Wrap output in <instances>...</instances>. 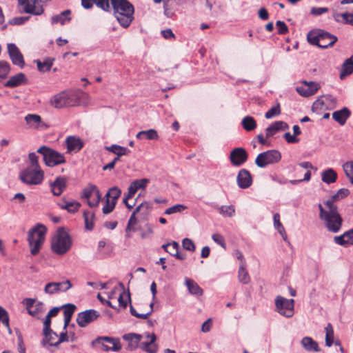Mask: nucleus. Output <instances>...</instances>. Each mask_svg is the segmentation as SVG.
<instances>
[{
  "instance_id": "obj_30",
  "label": "nucleus",
  "mask_w": 353,
  "mask_h": 353,
  "mask_svg": "<svg viewBox=\"0 0 353 353\" xmlns=\"http://www.w3.org/2000/svg\"><path fill=\"white\" fill-rule=\"evenodd\" d=\"M66 145L69 152H79L83 146L82 141L75 137H69L66 139Z\"/></svg>"
},
{
  "instance_id": "obj_28",
  "label": "nucleus",
  "mask_w": 353,
  "mask_h": 353,
  "mask_svg": "<svg viewBox=\"0 0 353 353\" xmlns=\"http://www.w3.org/2000/svg\"><path fill=\"white\" fill-rule=\"evenodd\" d=\"M148 183L149 180L147 179H141L132 181L128 187L127 195H128V197H133L139 189H144Z\"/></svg>"
},
{
  "instance_id": "obj_35",
  "label": "nucleus",
  "mask_w": 353,
  "mask_h": 353,
  "mask_svg": "<svg viewBox=\"0 0 353 353\" xmlns=\"http://www.w3.org/2000/svg\"><path fill=\"white\" fill-rule=\"evenodd\" d=\"M336 179L337 173L332 168H328L321 173V180L327 184L334 183Z\"/></svg>"
},
{
  "instance_id": "obj_41",
  "label": "nucleus",
  "mask_w": 353,
  "mask_h": 353,
  "mask_svg": "<svg viewBox=\"0 0 353 353\" xmlns=\"http://www.w3.org/2000/svg\"><path fill=\"white\" fill-rule=\"evenodd\" d=\"M85 228L88 230H92L94 228V214L92 212L85 210L83 212Z\"/></svg>"
},
{
  "instance_id": "obj_15",
  "label": "nucleus",
  "mask_w": 353,
  "mask_h": 353,
  "mask_svg": "<svg viewBox=\"0 0 353 353\" xmlns=\"http://www.w3.org/2000/svg\"><path fill=\"white\" fill-rule=\"evenodd\" d=\"M83 197L88 200V204L93 208L99 205L101 199V194L98 188L89 184L83 190Z\"/></svg>"
},
{
  "instance_id": "obj_8",
  "label": "nucleus",
  "mask_w": 353,
  "mask_h": 353,
  "mask_svg": "<svg viewBox=\"0 0 353 353\" xmlns=\"http://www.w3.org/2000/svg\"><path fill=\"white\" fill-rule=\"evenodd\" d=\"M307 41L312 45L321 48L332 46L337 41V37L323 30L310 31L307 36Z\"/></svg>"
},
{
  "instance_id": "obj_42",
  "label": "nucleus",
  "mask_w": 353,
  "mask_h": 353,
  "mask_svg": "<svg viewBox=\"0 0 353 353\" xmlns=\"http://www.w3.org/2000/svg\"><path fill=\"white\" fill-rule=\"evenodd\" d=\"M241 124L246 131H252L254 130L257 125L255 119L250 116L245 117L242 119Z\"/></svg>"
},
{
  "instance_id": "obj_16",
  "label": "nucleus",
  "mask_w": 353,
  "mask_h": 353,
  "mask_svg": "<svg viewBox=\"0 0 353 353\" xmlns=\"http://www.w3.org/2000/svg\"><path fill=\"white\" fill-rule=\"evenodd\" d=\"M320 88L319 85L314 81H303L296 86V92L301 96L307 97L314 94Z\"/></svg>"
},
{
  "instance_id": "obj_10",
  "label": "nucleus",
  "mask_w": 353,
  "mask_h": 353,
  "mask_svg": "<svg viewBox=\"0 0 353 353\" xmlns=\"http://www.w3.org/2000/svg\"><path fill=\"white\" fill-rule=\"evenodd\" d=\"M281 159V154L276 150H270L260 153L255 159L256 165L259 168H265L268 165L275 164Z\"/></svg>"
},
{
  "instance_id": "obj_24",
  "label": "nucleus",
  "mask_w": 353,
  "mask_h": 353,
  "mask_svg": "<svg viewBox=\"0 0 353 353\" xmlns=\"http://www.w3.org/2000/svg\"><path fill=\"white\" fill-rule=\"evenodd\" d=\"M66 185V179L63 176H58L50 184L51 191L54 196H60L65 190Z\"/></svg>"
},
{
  "instance_id": "obj_6",
  "label": "nucleus",
  "mask_w": 353,
  "mask_h": 353,
  "mask_svg": "<svg viewBox=\"0 0 353 353\" xmlns=\"http://www.w3.org/2000/svg\"><path fill=\"white\" fill-rule=\"evenodd\" d=\"M47 228L43 224L38 223L32 228L28 234V241L32 255H37L45 241Z\"/></svg>"
},
{
  "instance_id": "obj_22",
  "label": "nucleus",
  "mask_w": 353,
  "mask_h": 353,
  "mask_svg": "<svg viewBox=\"0 0 353 353\" xmlns=\"http://www.w3.org/2000/svg\"><path fill=\"white\" fill-rule=\"evenodd\" d=\"M236 182L239 188L245 189L252 183V178L250 172L245 169L241 170L236 177Z\"/></svg>"
},
{
  "instance_id": "obj_11",
  "label": "nucleus",
  "mask_w": 353,
  "mask_h": 353,
  "mask_svg": "<svg viewBox=\"0 0 353 353\" xmlns=\"http://www.w3.org/2000/svg\"><path fill=\"white\" fill-rule=\"evenodd\" d=\"M92 345L104 351L117 352L121 348L119 339L108 336L97 338L92 341Z\"/></svg>"
},
{
  "instance_id": "obj_43",
  "label": "nucleus",
  "mask_w": 353,
  "mask_h": 353,
  "mask_svg": "<svg viewBox=\"0 0 353 353\" xmlns=\"http://www.w3.org/2000/svg\"><path fill=\"white\" fill-rule=\"evenodd\" d=\"M238 279L239 281L243 284H248L250 281V276L245 269V264H244V263H242L239 267Z\"/></svg>"
},
{
  "instance_id": "obj_13",
  "label": "nucleus",
  "mask_w": 353,
  "mask_h": 353,
  "mask_svg": "<svg viewBox=\"0 0 353 353\" xmlns=\"http://www.w3.org/2000/svg\"><path fill=\"white\" fill-rule=\"evenodd\" d=\"M48 0H18L23 12L33 15H41L43 12V5Z\"/></svg>"
},
{
  "instance_id": "obj_40",
  "label": "nucleus",
  "mask_w": 353,
  "mask_h": 353,
  "mask_svg": "<svg viewBox=\"0 0 353 353\" xmlns=\"http://www.w3.org/2000/svg\"><path fill=\"white\" fill-rule=\"evenodd\" d=\"M70 14V10H66L57 15L53 16L51 19L52 23H60L61 24H64L65 22L70 20V18L69 17Z\"/></svg>"
},
{
  "instance_id": "obj_60",
  "label": "nucleus",
  "mask_w": 353,
  "mask_h": 353,
  "mask_svg": "<svg viewBox=\"0 0 353 353\" xmlns=\"http://www.w3.org/2000/svg\"><path fill=\"white\" fill-rule=\"evenodd\" d=\"M281 113V109L279 105L272 107L265 114V117L266 119H272L274 117L278 116Z\"/></svg>"
},
{
  "instance_id": "obj_48",
  "label": "nucleus",
  "mask_w": 353,
  "mask_h": 353,
  "mask_svg": "<svg viewBox=\"0 0 353 353\" xmlns=\"http://www.w3.org/2000/svg\"><path fill=\"white\" fill-rule=\"evenodd\" d=\"M121 194V190L118 187L114 186L108 190L105 197L117 202V200L120 197Z\"/></svg>"
},
{
  "instance_id": "obj_59",
  "label": "nucleus",
  "mask_w": 353,
  "mask_h": 353,
  "mask_svg": "<svg viewBox=\"0 0 353 353\" xmlns=\"http://www.w3.org/2000/svg\"><path fill=\"white\" fill-rule=\"evenodd\" d=\"M182 245L183 248L188 251L194 252L196 250L194 243L193 242L192 240L188 238H185L183 239Z\"/></svg>"
},
{
  "instance_id": "obj_52",
  "label": "nucleus",
  "mask_w": 353,
  "mask_h": 353,
  "mask_svg": "<svg viewBox=\"0 0 353 353\" xmlns=\"http://www.w3.org/2000/svg\"><path fill=\"white\" fill-rule=\"evenodd\" d=\"M59 282H50L46 285L44 292L48 294H54L59 292Z\"/></svg>"
},
{
  "instance_id": "obj_3",
  "label": "nucleus",
  "mask_w": 353,
  "mask_h": 353,
  "mask_svg": "<svg viewBox=\"0 0 353 353\" xmlns=\"http://www.w3.org/2000/svg\"><path fill=\"white\" fill-rule=\"evenodd\" d=\"M123 339L128 343L127 348L130 350H134L139 346L148 353H156L157 352V345L155 343L157 339L156 335L148 332L144 334L135 333H128L123 336Z\"/></svg>"
},
{
  "instance_id": "obj_14",
  "label": "nucleus",
  "mask_w": 353,
  "mask_h": 353,
  "mask_svg": "<svg viewBox=\"0 0 353 353\" xmlns=\"http://www.w3.org/2000/svg\"><path fill=\"white\" fill-rule=\"evenodd\" d=\"M22 303L26 306L28 313L33 317L40 319L46 311L44 304L40 301H36L31 298H26L22 301Z\"/></svg>"
},
{
  "instance_id": "obj_7",
  "label": "nucleus",
  "mask_w": 353,
  "mask_h": 353,
  "mask_svg": "<svg viewBox=\"0 0 353 353\" xmlns=\"http://www.w3.org/2000/svg\"><path fill=\"white\" fill-rule=\"evenodd\" d=\"M50 103L55 108L72 107L79 103V98L75 92L63 91L54 95L50 99Z\"/></svg>"
},
{
  "instance_id": "obj_18",
  "label": "nucleus",
  "mask_w": 353,
  "mask_h": 353,
  "mask_svg": "<svg viewBox=\"0 0 353 353\" xmlns=\"http://www.w3.org/2000/svg\"><path fill=\"white\" fill-rule=\"evenodd\" d=\"M99 316V313L94 310H88L79 313L77 318V324L84 327Z\"/></svg>"
},
{
  "instance_id": "obj_20",
  "label": "nucleus",
  "mask_w": 353,
  "mask_h": 353,
  "mask_svg": "<svg viewBox=\"0 0 353 353\" xmlns=\"http://www.w3.org/2000/svg\"><path fill=\"white\" fill-rule=\"evenodd\" d=\"M231 163L234 166H241L248 159V153L243 148H236L232 150L230 154Z\"/></svg>"
},
{
  "instance_id": "obj_37",
  "label": "nucleus",
  "mask_w": 353,
  "mask_h": 353,
  "mask_svg": "<svg viewBox=\"0 0 353 353\" xmlns=\"http://www.w3.org/2000/svg\"><path fill=\"white\" fill-rule=\"evenodd\" d=\"M136 138L138 139L145 138L148 140H157L159 139V135L156 130L150 129L148 130L140 131L137 134Z\"/></svg>"
},
{
  "instance_id": "obj_46",
  "label": "nucleus",
  "mask_w": 353,
  "mask_h": 353,
  "mask_svg": "<svg viewBox=\"0 0 353 353\" xmlns=\"http://www.w3.org/2000/svg\"><path fill=\"white\" fill-rule=\"evenodd\" d=\"M53 61H54V59L48 58V59H45L43 61L37 60L36 63H37L38 70L40 72H44L49 71L50 70L51 67L53 65Z\"/></svg>"
},
{
  "instance_id": "obj_5",
  "label": "nucleus",
  "mask_w": 353,
  "mask_h": 353,
  "mask_svg": "<svg viewBox=\"0 0 353 353\" xmlns=\"http://www.w3.org/2000/svg\"><path fill=\"white\" fill-rule=\"evenodd\" d=\"M72 246V239L63 228H59L51 241V248L53 252L59 255H63L68 252Z\"/></svg>"
},
{
  "instance_id": "obj_33",
  "label": "nucleus",
  "mask_w": 353,
  "mask_h": 353,
  "mask_svg": "<svg viewBox=\"0 0 353 353\" xmlns=\"http://www.w3.org/2000/svg\"><path fill=\"white\" fill-rule=\"evenodd\" d=\"M62 307L64 308L63 315H64V326L63 330H65L66 327L69 325V323L71 321L72 316L76 310V306L72 303H68L64 305Z\"/></svg>"
},
{
  "instance_id": "obj_34",
  "label": "nucleus",
  "mask_w": 353,
  "mask_h": 353,
  "mask_svg": "<svg viewBox=\"0 0 353 353\" xmlns=\"http://www.w3.org/2000/svg\"><path fill=\"white\" fill-rule=\"evenodd\" d=\"M301 343L303 348L309 352H319L318 343L310 336H305L302 339Z\"/></svg>"
},
{
  "instance_id": "obj_45",
  "label": "nucleus",
  "mask_w": 353,
  "mask_h": 353,
  "mask_svg": "<svg viewBox=\"0 0 353 353\" xmlns=\"http://www.w3.org/2000/svg\"><path fill=\"white\" fill-rule=\"evenodd\" d=\"M274 226L278 232L283 236V239H287L285 228L280 221V215L278 213H275L273 216Z\"/></svg>"
},
{
  "instance_id": "obj_55",
  "label": "nucleus",
  "mask_w": 353,
  "mask_h": 353,
  "mask_svg": "<svg viewBox=\"0 0 353 353\" xmlns=\"http://www.w3.org/2000/svg\"><path fill=\"white\" fill-rule=\"evenodd\" d=\"M151 208V204L149 202L145 201L139 205L136 208L135 210L138 213L140 212L141 215L145 216L149 213Z\"/></svg>"
},
{
  "instance_id": "obj_49",
  "label": "nucleus",
  "mask_w": 353,
  "mask_h": 353,
  "mask_svg": "<svg viewBox=\"0 0 353 353\" xmlns=\"http://www.w3.org/2000/svg\"><path fill=\"white\" fill-rule=\"evenodd\" d=\"M325 330V345L328 347L332 346L334 343V330L330 323H328Z\"/></svg>"
},
{
  "instance_id": "obj_17",
  "label": "nucleus",
  "mask_w": 353,
  "mask_h": 353,
  "mask_svg": "<svg viewBox=\"0 0 353 353\" xmlns=\"http://www.w3.org/2000/svg\"><path fill=\"white\" fill-rule=\"evenodd\" d=\"M337 103V99L332 95L327 94L318 99L312 105V110H321L325 106L326 108H334Z\"/></svg>"
},
{
  "instance_id": "obj_44",
  "label": "nucleus",
  "mask_w": 353,
  "mask_h": 353,
  "mask_svg": "<svg viewBox=\"0 0 353 353\" xmlns=\"http://www.w3.org/2000/svg\"><path fill=\"white\" fill-rule=\"evenodd\" d=\"M25 120L30 126L37 128L41 122V117L38 114H29L26 116Z\"/></svg>"
},
{
  "instance_id": "obj_21",
  "label": "nucleus",
  "mask_w": 353,
  "mask_h": 353,
  "mask_svg": "<svg viewBox=\"0 0 353 353\" xmlns=\"http://www.w3.org/2000/svg\"><path fill=\"white\" fill-rule=\"evenodd\" d=\"M43 333L44 338L41 341L42 345L50 351H54L53 348H57L59 346V343H57L59 339L58 334L52 330L43 332Z\"/></svg>"
},
{
  "instance_id": "obj_31",
  "label": "nucleus",
  "mask_w": 353,
  "mask_h": 353,
  "mask_svg": "<svg viewBox=\"0 0 353 353\" xmlns=\"http://www.w3.org/2000/svg\"><path fill=\"white\" fill-rule=\"evenodd\" d=\"M350 111L347 108H343L340 110L332 113V118L340 125H343L350 116Z\"/></svg>"
},
{
  "instance_id": "obj_56",
  "label": "nucleus",
  "mask_w": 353,
  "mask_h": 353,
  "mask_svg": "<svg viewBox=\"0 0 353 353\" xmlns=\"http://www.w3.org/2000/svg\"><path fill=\"white\" fill-rule=\"evenodd\" d=\"M186 208H187V207L185 206L184 205L176 204V205H174L172 207L167 208L165 210L164 214L169 215V214H172L174 213H177V212H181L183 210H185Z\"/></svg>"
},
{
  "instance_id": "obj_62",
  "label": "nucleus",
  "mask_w": 353,
  "mask_h": 353,
  "mask_svg": "<svg viewBox=\"0 0 353 353\" xmlns=\"http://www.w3.org/2000/svg\"><path fill=\"white\" fill-rule=\"evenodd\" d=\"M276 26L278 28V33L280 34H285L288 31V26L283 21H277L276 23Z\"/></svg>"
},
{
  "instance_id": "obj_54",
  "label": "nucleus",
  "mask_w": 353,
  "mask_h": 353,
  "mask_svg": "<svg viewBox=\"0 0 353 353\" xmlns=\"http://www.w3.org/2000/svg\"><path fill=\"white\" fill-rule=\"evenodd\" d=\"M10 70V65L6 61H0V79H5Z\"/></svg>"
},
{
  "instance_id": "obj_32",
  "label": "nucleus",
  "mask_w": 353,
  "mask_h": 353,
  "mask_svg": "<svg viewBox=\"0 0 353 353\" xmlns=\"http://www.w3.org/2000/svg\"><path fill=\"white\" fill-rule=\"evenodd\" d=\"M185 285L189 292L192 295L200 296L203 293V290L200 288L198 283L191 279L185 278Z\"/></svg>"
},
{
  "instance_id": "obj_53",
  "label": "nucleus",
  "mask_w": 353,
  "mask_h": 353,
  "mask_svg": "<svg viewBox=\"0 0 353 353\" xmlns=\"http://www.w3.org/2000/svg\"><path fill=\"white\" fill-rule=\"evenodd\" d=\"M117 202L105 198V204L102 208V212L104 214H110L113 211L115 208Z\"/></svg>"
},
{
  "instance_id": "obj_64",
  "label": "nucleus",
  "mask_w": 353,
  "mask_h": 353,
  "mask_svg": "<svg viewBox=\"0 0 353 353\" xmlns=\"http://www.w3.org/2000/svg\"><path fill=\"white\" fill-rule=\"evenodd\" d=\"M29 19L28 17H18L11 19L10 24L12 25H21Z\"/></svg>"
},
{
  "instance_id": "obj_23",
  "label": "nucleus",
  "mask_w": 353,
  "mask_h": 353,
  "mask_svg": "<svg viewBox=\"0 0 353 353\" xmlns=\"http://www.w3.org/2000/svg\"><path fill=\"white\" fill-rule=\"evenodd\" d=\"M335 243L347 248L353 245V229L345 232L340 236H336L334 238Z\"/></svg>"
},
{
  "instance_id": "obj_2",
  "label": "nucleus",
  "mask_w": 353,
  "mask_h": 353,
  "mask_svg": "<svg viewBox=\"0 0 353 353\" xmlns=\"http://www.w3.org/2000/svg\"><path fill=\"white\" fill-rule=\"evenodd\" d=\"M19 178L22 183L28 185L42 183L44 172L39 163V157L34 152L29 153L28 165L19 172Z\"/></svg>"
},
{
  "instance_id": "obj_26",
  "label": "nucleus",
  "mask_w": 353,
  "mask_h": 353,
  "mask_svg": "<svg viewBox=\"0 0 353 353\" xmlns=\"http://www.w3.org/2000/svg\"><path fill=\"white\" fill-rule=\"evenodd\" d=\"M94 3L104 11L110 10V0H81V5L85 9L92 8Z\"/></svg>"
},
{
  "instance_id": "obj_29",
  "label": "nucleus",
  "mask_w": 353,
  "mask_h": 353,
  "mask_svg": "<svg viewBox=\"0 0 353 353\" xmlns=\"http://www.w3.org/2000/svg\"><path fill=\"white\" fill-rule=\"evenodd\" d=\"M27 79L23 73H18L11 77L8 81L6 82L4 86L8 88H14L25 84Z\"/></svg>"
},
{
  "instance_id": "obj_57",
  "label": "nucleus",
  "mask_w": 353,
  "mask_h": 353,
  "mask_svg": "<svg viewBox=\"0 0 353 353\" xmlns=\"http://www.w3.org/2000/svg\"><path fill=\"white\" fill-rule=\"evenodd\" d=\"M0 321L6 327L9 328V315L8 312L1 306H0Z\"/></svg>"
},
{
  "instance_id": "obj_12",
  "label": "nucleus",
  "mask_w": 353,
  "mask_h": 353,
  "mask_svg": "<svg viewBox=\"0 0 353 353\" xmlns=\"http://www.w3.org/2000/svg\"><path fill=\"white\" fill-rule=\"evenodd\" d=\"M276 311L285 317H291L294 314V300L288 299L281 296L275 299Z\"/></svg>"
},
{
  "instance_id": "obj_36",
  "label": "nucleus",
  "mask_w": 353,
  "mask_h": 353,
  "mask_svg": "<svg viewBox=\"0 0 353 353\" xmlns=\"http://www.w3.org/2000/svg\"><path fill=\"white\" fill-rule=\"evenodd\" d=\"M118 285L122 290L118 298V302L121 307L125 308L128 305V302L130 301V295L128 292H126L125 291L124 285L122 283H119Z\"/></svg>"
},
{
  "instance_id": "obj_25",
  "label": "nucleus",
  "mask_w": 353,
  "mask_h": 353,
  "mask_svg": "<svg viewBox=\"0 0 353 353\" xmlns=\"http://www.w3.org/2000/svg\"><path fill=\"white\" fill-rule=\"evenodd\" d=\"M289 128L287 123L282 121H277L272 123L265 129L266 138H270L279 131H284Z\"/></svg>"
},
{
  "instance_id": "obj_27",
  "label": "nucleus",
  "mask_w": 353,
  "mask_h": 353,
  "mask_svg": "<svg viewBox=\"0 0 353 353\" xmlns=\"http://www.w3.org/2000/svg\"><path fill=\"white\" fill-rule=\"evenodd\" d=\"M58 205L70 213H74L79 210L81 203L72 199L68 200L65 198H63L61 201L58 203Z\"/></svg>"
},
{
  "instance_id": "obj_47",
  "label": "nucleus",
  "mask_w": 353,
  "mask_h": 353,
  "mask_svg": "<svg viewBox=\"0 0 353 353\" xmlns=\"http://www.w3.org/2000/svg\"><path fill=\"white\" fill-rule=\"evenodd\" d=\"M153 305H154V303L153 302H152L150 304V310L146 312V313H138L136 310L133 307L132 305H130V314L138 318V319H147L148 317L153 312Z\"/></svg>"
},
{
  "instance_id": "obj_1",
  "label": "nucleus",
  "mask_w": 353,
  "mask_h": 353,
  "mask_svg": "<svg viewBox=\"0 0 353 353\" xmlns=\"http://www.w3.org/2000/svg\"><path fill=\"white\" fill-rule=\"evenodd\" d=\"M350 192L347 189L341 188L329 199L319 203V219L323 222L325 227L331 232H338L342 225L343 219L338 211L335 202L346 197Z\"/></svg>"
},
{
  "instance_id": "obj_51",
  "label": "nucleus",
  "mask_w": 353,
  "mask_h": 353,
  "mask_svg": "<svg viewBox=\"0 0 353 353\" xmlns=\"http://www.w3.org/2000/svg\"><path fill=\"white\" fill-rule=\"evenodd\" d=\"M219 212L225 217H231L234 214L235 209L234 205H221L219 208Z\"/></svg>"
},
{
  "instance_id": "obj_4",
  "label": "nucleus",
  "mask_w": 353,
  "mask_h": 353,
  "mask_svg": "<svg viewBox=\"0 0 353 353\" xmlns=\"http://www.w3.org/2000/svg\"><path fill=\"white\" fill-rule=\"evenodd\" d=\"M115 17L123 28H128L134 19V7L127 0H110Z\"/></svg>"
},
{
  "instance_id": "obj_58",
  "label": "nucleus",
  "mask_w": 353,
  "mask_h": 353,
  "mask_svg": "<svg viewBox=\"0 0 353 353\" xmlns=\"http://www.w3.org/2000/svg\"><path fill=\"white\" fill-rule=\"evenodd\" d=\"M138 212H136V210H134L133 212V213L132 214V215L130 216L129 220H128V225H127V227H126V230L128 231H132V232H135L136 231V229L134 227L137 223V218L135 216L136 214H137Z\"/></svg>"
},
{
  "instance_id": "obj_19",
  "label": "nucleus",
  "mask_w": 353,
  "mask_h": 353,
  "mask_svg": "<svg viewBox=\"0 0 353 353\" xmlns=\"http://www.w3.org/2000/svg\"><path fill=\"white\" fill-rule=\"evenodd\" d=\"M8 53L9 57L15 65L23 68L25 65L23 56L20 52L19 48L14 43L8 44Z\"/></svg>"
},
{
  "instance_id": "obj_50",
  "label": "nucleus",
  "mask_w": 353,
  "mask_h": 353,
  "mask_svg": "<svg viewBox=\"0 0 353 353\" xmlns=\"http://www.w3.org/2000/svg\"><path fill=\"white\" fill-rule=\"evenodd\" d=\"M343 169L350 182L353 185V161L345 163Z\"/></svg>"
},
{
  "instance_id": "obj_39",
  "label": "nucleus",
  "mask_w": 353,
  "mask_h": 353,
  "mask_svg": "<svg viewBox=\"0 0 353 353\" xmlns=\"http://www.w3.org/2000/svg\"><path fill=\"white\" fill-rule=\"evenodd\" d=\"M353 72V61L352 58L347 59L342 65V70L340 73V78L343 79L346 76Z\"/></svg>"
},
{
  "instance_id": "obj_61",
  "label": "nucleus",
  "mask_w": 353,
  "mask_h": 353,
  "mask_svg": "<svg viewBox=\"0 0 353 353\" xmlns=\"http://www.w3.org/2000/svg\"><path fill=\"white\" fill-rule=\"evenodd\" d=\"M212 239L216 243L221 245L223 248H226V243L225 239L221 234L218 233L214 234L212 236Z\"/></svg>"
},
{
  "instance_id": "obj_9",
  "label": "nucleus",
  "mask_w": 353,
  "mask_h": 353,
  "mask_svg": "<svg viewBox=\"0 0 353 353\" xmlns=\"http://www.w3.org/2000/svg\"><path fill=\"white\" fill-rule=\"evenodd\" d=\"M37 152L43 156V160L48 167H54L65 163V159L63 154L46 145L40 147L37 150Z\"/></svg>"
},
{
  "instance_id": "obj_38",
  "label": "nucleus",
  "mask_w": 353,
  "mask_h": 353,
  "mask_svg": "<svg viewBox=\"0 0 353 353\" xmlns=\"http://www.w3.org/2000/svg\"><path fill=\"white\" fill-rule=\"evenodd\" d=\"M105 149L119 157L126 155L130 152V150L127 148H124L117 144H113L110 146H105Z\"/></svg>"
},
{
  "instance_id": "obj_63",
  "label": "nucleus",
  "mask_w": 353,
  "mask_h": 353,
  "mask_svg": "<svg viewBox=\"0 0 353 353\" xmlns=\"http://www.w3.org/2000/svg\"><path fill=\"white\" fill-rule=\"evenodd\" d=\"M179 245L176 241H172L170 243L169 249L167 250V252L170 255L175 256V253L179 252Z\"/></svg>"
}]
</instances>
